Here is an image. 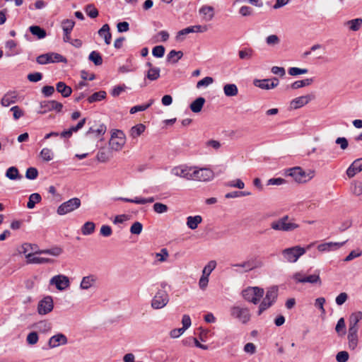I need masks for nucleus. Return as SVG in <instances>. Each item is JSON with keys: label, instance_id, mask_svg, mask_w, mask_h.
Returning a JSON list of instances; mask_svg holds the SVG:
<instances>
[{"label": "nucleus", "instance_id": "f257e3e1", "mask_svg": "<svg viewBox=\"0 0 362 362\" xmlns=\"http://www.w3.org/2000/svg\"><path fill=\"white\" fill-rule=\"evenodd\" d=\"M270 226L273 230L284 232H291L299 228V225L287 215L272 221Z\"/></svg>", "mask_w": 362, "mask_h": 362}, {"label": "nucleus", "instance_id": "f03ea898", "mask_svg": "<svg viewBox=\"0 0 362 362\" xmlns=\"http://www.w3.org/2000/svg\"><path fill=\"white\" fill-rule=\"evenodd\" d=\"M263 265V262L258 257H252L241 263L233 264L231 266L241 269V270L236 269L237 272H249L253 269L260 268Z\"/></svg>", "mask_w": 362, "mask_h": 362}, {"label": "nucleus", "instance_id": "7ed1b4c3", "mask_svg": "<svg viewBox=\"0 0 362 362\" xmlns=\"http://www.w3.org/2000/svg\"><path fill=\"white\" fill-rule=\"evenodd\" d=\"M264 289L259 287H247L242 291L243 298L253 304H257L264 296Z\"/></svg>", "mask_w": 362, "mask_h": 362}, {"label": "nucleus", "instance_id": "20e7f679", "mask_svg": "<svg viewBox=\"0 0 362 362\" xmlns=\"http://www.w3.org/2000/svg\"><path fill=\"white\" fill-rule=\"evenodd\" d=\"M306 252V250L299 245L284 249L282 255L286 261L294 263Z\"/></svg>", "mask_w": 362, "mask_h": 362}, {"label": "nucleus", "instance_id": "39448f33", "mask_svg": "<svg viewBox=\"0 0 362 362\" xmlns=\"http://www.w3.org/2000/svg\"><path fill=\"white\" fill-rule=\"evenodd\" d=\"M278 296L277 287H272L267 290L266 296L259 306L258 315H260L264 310L270 308L276 301Z\"/></svg>", "mask_w": 362, "mask_h": 362}, {"label": "nucleus", "instance_id": "423d86ee", "mask_svg": "<svg viewBox=\"0 0 362 362\" xmlns=\"http://www.w3.org/2000/svg\"><path fill=\"white\" fill-rule=\"evenodd\" d=\"M192 168L191 180L208 182L214 177V172L209 168H198L195 166H192Z\"/></svg>", "mask_w": 362, "mask_h": 362}, {"label": "nucleus", "instance_id": "0eeeda50", "mask_svg": "<svg viewBox=\"0 0 362 362\" xmlns=\"http://www.w3.org/2000/svg\"><path fill=\"white\" fill-rule=\"evenodd\" d=\"M169 300V295L166 291L158 290L151 300V306L154 310H160L165 307Z\"/></svg>", "mask_w": 362, "mask_h": 362}, {"label": "nucleus", "instance_id": "6e6552de", "mask_svg": "<svg viewBox=\"0 0 362 362\" xmlns=\"http://www.w3.org/2000/svg\"><path fill=\"white\" fill-rule=\"evenodd\" d=\"M124 144L125 135L124 132L119 129L113 130L109 141L110 148L113 151H118L122 148Z\"/></svg>", "mask_w": 362, "mask_h": 362}, {"label": "nucleus", "instance_id": "1a4fd4ad", "mask_svg": "<svg viewBox=\"0 0 362 362\" xmlns=\"http://www.w3.org/2000/svg\"><path fill=\"white\" fill-rule=\"evenodd\" d=\"M230 312L233 318L238 320L243 324H246L250 320L251 314L247 308L234 305L230 308Z\"/></svg>", "mask_w": 362, "mask_h": 362}, {"label": "nucleus", "instance_id": "9d476101", "mask_svg": "<svg viewBox=\"0 0 362 362\" xmlns=\"http://www.w3.org/2000/svg\"><path fill=\"white\" fill-rule=\"evenodd\" d=\"M286 174L291 176L298 183H305L311 180L313 175L306 174L300 167H294L286 170Z\"/></svg>", "mask_w": 362, "mask_h": 362}, {"label": "nucleus", "instance_id": "9b49d317", "mask_svg": "<svg viewBox=\"0 0 362 362\" xmlns=\"http://www.w3.org/2000/svg\"><path fill=\"white\" fill-rule=\"evenodd\" d=\"M81 206V200L78 198L74 197L62 203L57 209V214L59 215H65L70 213Z\"/></svg>", "mask_w": 362, "mask_h": 362}, {"label": "nucleus", "instance_id": "f8f14e48", "mask_svg": "<svg viewBox=\"0 0 362 362\" xmlns=\"http://www.w3.org/2000/svg\"><path fill=\"white\" fill-rule=\"evenodd\" d=\"M40 110L37 111L38 114L44 115L47 112L55 110L60 112L62 110L63 105L56 100L42 101L40 104Z\"/></svg>", "mask_w": 362, "mask_h": 362}, {"label": "nucleus", "instance_id": "ddd939ff", "mask_svg": "<svg viewBox=\"0 0 362 362\" xmlns=\"http://www.w3.org/2000/svg\"><path fill=\"white\" fill-rule=\"evenodd\" d=\"M50 285H54L59 291H64L70 286V281L68 276L63 274L54 276L49 280Z\"/></svg>", "mask_w": 362, "mask_h": 362}, {"label": "nucleus", "instance_id": "4468645a", "mask_svg": "<svg viewBox=\"0 0 362 362\" xmlns=\"http://www.w3.org/2000/svg\"><path fill=\"white\" fill-rule=\"evenodd\" d=\"M54 308L52 297L47 296L39 301L37 305V313L40 315H46L50 313Z\"/></svg>", "mask_w": 362, "mask_h": 362}, {"label": "nucleus", "instance_id": "2eb2a0df", "mask_svg": "<svg viewBox=\"0 0 362 362\" xmlns=\"http://www.w3.org/2000/svg\"><path fill=\"white\" fill-rule=\"evenodd\" d=\"M192 166L179 165L174 167L171 170V174L179 177L185 178L187 180H191Z\"/></svg>", "mask_w": 362, "mask_h": 362}, {"label": "nucleus", "instance_id": "dca6fc26", "mask_svg": "<svg viewBox=\"0 0 362 362\" xmlns=\"http://www.w3.org/2000/svg\"><path fill=\"white\" fill-rule=\"evenodd\" d=\"M314 99V95L308 94L294 98L291 101V107L296 110L307 105L310 101Z\"/></svg>", "mask_w": 362, "mask_h": 362}, {"label": "nucleus", "instance_id": "f3484780", "mask_svg": "<svg viewBox=\"0 0 362 362\" xmlns=\"http://www.w3.org/2000/svg\"><path fill=\"white\" fill-rule=\"evenodd\" d=\"M346 242L347 240L341 243L329 242L322 243L317 246V250L321 252L337 250L341 247H342Z\"/></svg>", "mask_w": 362, "mask_h": 362}, {"label": "nucleus", "instance_id": "a211bd4d", "mask_svg": "<svg viewBox=\"0 0 362 362\" xmlns=\"http://www.w3.org/2000/svg\"><path fill=\"white\" fill-rule=\"evenodd\" d=\"M67 341L68 340L64 334L59 333L52 336L49 339L48 346H49V348L53 349L60 345L66 344Z\"/></svg>", "mask_w": 362, "mask_h": 362}, {"label": "nucleus", "instance_id": "6ab92c4d", "mask_svg": "<svg viewBox=\"0 0 362 362\" xmlns=\"http://www.w3.org/2000/svg\"><path fill=\"white\" fill-rule=\"evenodd\" d=\"M362 171V158L355 160L346 170V175L349 178L355 176V175Z\"/></svg>", "mask_w": 362, "mask_h": 362}, {"label": "nucleus", "instance_id": "aec40b11", "mask_svg": "<svg viewBox=\"0 0 362 362\" xmlns=\"http://www.w3.org/2000/svg\"><path fill=\"white\" fill-rule=\"evenodd\" d=\"M86 119L83 118L81 119L76 126L71 127L69 129L64 130L61 132L60 136L62 138H70L74 132H77L79 129H82L86 124Z\"/></svg>", "mask_w": 362, "mask_h": 362}, {"label": "nucleus", "instance_id": "412c9836", "mask_svg": "<svg viewBox=\"0 0 362 362\" xmlns=\"http://www.w3.org/2000/svg\"><path fill=\"white\" fill-rule=\"evenodd\" d=\"M18 100V93L15 91H9L6 93L1 100L2 106L8 107Z\"/></svg>", "mask_w": 362, "mask_h": 362}, {"label": "nucleus", "instance_id": "4be33fe9", "mask_svg": "<svg viewBox=\"0 0 362 362\" xmlns=\"http://www.w3.org/2000/svg\"><path fill=\"white\" fill-rule=\"evenodd\" d=\"M57 91L64 97L67 98L71 95L72 89L70 86H66L65 83L59 81L56 85Z\"/></svg>", "mask_w": 362, "mask_h": 362}, {"label": "nucleus", "instance_id": "5701e85b", "mask_svg": "<svg viewBox=\"0 0 362 362\" xmlns=\"http://www.w3.org/2000/svg\"><path fill=\"white\" fill-rule=\"evenodd\" d=\"M98 35L104 38L106 45H110L112 40V35L110 32V26L108 24H104L98 30Z\"/></svg>", "mask_w": 362, "mask_h": 362}, {"label": "nucleus", "instance_id": "b1692460", "mask_svg": "<svg viewBox=\"0 0 362 362\" xmlns=\"http://www.w3.org/2000/svg\"><path fill=\"white\" fill-rule=\"evenodd\" d=\"M27 263L28 264H45L52 262V260L48 258L35 257L33 253L26 255Z\"/></svg>", "mask_w": 362, "mask_h": 362}, {"label": "nucleus", "instance_id": "393cba45", "mask_svg": "<svg viewBox=\"0 0 362 362\" xmlns=\"http://www.w3.org/2000/svg\"><path fill=\"white\" fill-rule=\"evenodd\" d=\"M205 98L203 97H199L194 100L189 105L190 110L194 112L198 113L202 111V109L205 103Z\"/></svg>", "mask_w": 362, "mask_h": 362}, {"label": "nucleus", "instance_id": "a878e982", "mask_svg": "<svg viewBox=\"0 0 362 362\" xmlns=\"http://www.w3.org/2000/svg\"><path fill=\"white\" fill-rule=\"evenodd\" d=\"M202 221V217L199 215H197L194 216H189L187 218V226L189 228L192 230H195L197 228L199 224H200Z\"/></svg>", "mask_w": 362, "mask_h": 362}, {"label": "nucleus", "instance_id": "bb28decb", "mask_svg": "<svg viewBox=\"0 0 362 362\" xmlns=\"http://www.w3.org/2000/svg\"><path fill=\"white\" fill-rule=\"evenodd\" d=\"M33 327L37 331L45 333L51 329L52 325L47 320H42L34 324Z\"/></svg>", "mask_w": 362, "mask_h": 362}, {"label": "nucleus", "instance_id": "cd10ccee", "mask_svg": "<svg viewBox=\"0 0 362 362\" xmlns=\"http://www.w3.org/2000/svg\"><path fill=\"white\" fill-rule=\"evenodd\" d=\"M112 157V154L110 150L105 148H101L97 153L96 158L99 162L106 163Z\"/></svg>", "mask_w": 362, "mask_h": 362}, {"label": "nucleus", "instance_id": "c85d7f7f", "mask_svg": "<svg viewBox=\"0 0 362 362\" xmlns=\"http://www.w3.org/2000/svg\"><path fill=\"white\" fill-rule=\"evenodd\" d=\"M223 93L228 97H233L238 95V89L235 84L228 83L223 86Z\"/></svg>", "mask_w": 362, "mask_h": 362}, {"label": "nucleus", "instance_id": "c756f323", "mask_svg": "<svg viewBox=\"0 0 362 362\" xmlns=\"http://www.w3.org/2000/svg\"><path fill=\"white\" fill-rule=\"evenodd\" d=\"M351 31H358L362 27V18H358L346 21L344 23Z\"/></svg>", "mask_w": 362, "mask_h": 362}, {"label": "nucleus", "instance_id": "7c9ffc66", "mask_svg": "<svg viewBox=\"0 0 362 362\" xmlns=\"http://www.w3.org/2000/svg\"><path fill=\"white\" fill-rule=\"evenodd\" d=\"M6 177L11 180H21L22 175L19 174V171L16 167L12 166L7 169Z\"/></svg>", "mask_w": 362, "mask_h": 362}, {"label": "nucleus", "instance_id": "2f4dec72", "mask_svg": "<svg viewBox=\"0 0 362 362\" xmlns=\"http://www.w3.org/2000/svg\"><path fill=\"white\" fill-rule=\"evenodd\" d=\"M95 281V278L93 275L84 276L80 284V287L82 289L87 290L90 288Z\"/></svg>", "mask_w": 362, "mask_h": 362}, {"label": "nucleus", "instance_id": "473e14b6", "mask_svg": "<svg viewBox=\"0 0 362 362\" xmlns=\"http://www.w3.org/2000/svg\"><path fill=\"white\" fill-rule=\"evenodd\" d=\"M254 85L261 89L270 90L273 88L270 79H256L254 81Z\"/></svg>", "mask_w": 362, "mask_h": 362}, {"label": "nucleus", "instance_id": "72a5a7b5", "mask_svg": "<svg viewBox=\"0 0 362 362\" xmlns=\"http://www.w3.org/2000/svg\"><path fill=\"white\" fill-rule=\"evenodd\" d=\"M299 283H310L321 284V279L319 274H312L298 279Z\"/></svg>", "mask_w": 362, "mask_h": 362}, {"label": "nucleus", "instance_id": "f704fd0d", "mask_svg": "<svg viewBox=\"0 0 362 362\" xmlns=\"http://www.w3.org/2000/svg\"><path fill=\"white\" fill-rule=\"evenodd\" d=\"M146 127L143 124H138L134 127H132L130 129V136L132 138H136L139 136L144 131Z\"/></svg>", "mask_w": 362, "mask_h": 362}, {"label": "nucleus", "instance_id": "c9c22d12", "mask_svg": "<svg viewBox=\"0 0 362 362\" xmlns=\"http://www.w3.org/2000/svg\"><path fill=\"white\" fill-rule=\"evenodd\" d=\"M199 13L204 16L206 21H211L214 18V8L210 6H204L199 9Z\"/></svg>", "mask_w": 362, "mask_h": 362}, {"label": "nucleus", "instance_id": "e433bc0d", "mask_svg": "<svg viewBox=\"0 0 362 362\" xmlns=\"http://www.w3.org/2000/svg\"><path fill=\"white\" fill-rule=\"evenodd\" d=\"M95 229V225L92 221L86 222L81 227V233L84 235L92 234Z\"/></svg>", "mask_w": 362, "mask_h": 362}, {"label": "nucleus", "instance_id": "4c0bfd02", "mask_svg": "<svg viewBox=\"0 0 362 362\" xmlns=\"http://www.w3.org/2000/svg\"><path fill=\"white\" fill-rule=\"evenodd\" d=\"M182 56L183 52L182 51L171 50L167 56V60L175 64L182 57Z\"/></svg>", "mask_w": 362, "mask_h": 362}, {"label": "nucleus", "instance_id": "58836bf2", "mask_svg": "<svg viewBox=\"0 0 362 362\" xmlns=\"http://www.w3.org/2000/svg\"><path fill=\"white\" fill-rule=\"evenodd\" d=\"M30 33L37 37L38 39H42L46 36V31L38 25H32L29 28Z\"/></svg>", "mask_w": 362, "mask_h": 362}, {"label": "nucleus", "instance_id": "ea45409f", "mask_svg": "<svg viewBox=\"0 0 362 362\" xmlns=\"http://www.w3.org/2000/svg\"><path fill=\"white\" fill-rule=\"evenodd\" d=\"M41 199V196L38 193H33L30 194L27 203V207L28 209H33L35 206V204L40 202Z\"/></svg>", "mask_w": 362, "mask_h": 362}, {"label": "nucleus", "instance_id": "a19ab883", "mask_svg": "<svg viewBox=\"0 0 362 362\" xmlns=\"http://www.w3.org/2000/svg\"><path fill=\"white\" fill-rule=\"evenodd\" d=\"M106 92L104 90H100L98 92L94 93L88 98V101L90 103H93L95 102L100 101L106 98Z\"/></svg>", "mask_w": 362, "mask_h": 362}, {"label": "nucleus", "instance_id": "79ce46f5", "mask_svg": "<svg viewBox=\"0 0 362 362\" xmlns=\"http://www.w3.org/2000/svg\"><path fill=\"white\" fill-rule=\"evenodd\" d=\"M254 52L252 48H244L238 51V56L241 59L249 60L253 57Z\"/></svg>", "mask_w": 362, "mask_h": 362}, {"label": "nucleus", "instance_id": "37998d69", "mask_svg": "<svg viewBox=\"0 0 362 362\" xmlns=\"http://www.w3.org/2000/svg\"><path fill=\"white\" fill-rule=\"evenodd\" d=\"M313 82V78H305L303 80L296 81L293 82L291 85V87L293 89H298V88L304 87V86H308L310 85Z\"/></svg>", "mask_w": 362, "mask_h": 362}, {"label": "nucleus", "instance_id": "c03bdc74", "mask_svg": "<svg viewBox=\"0 0 362 362\" xmlns=\"http://www.w3.org/2000/svg\"><path fill=\"white\" fill-rule=\"evenodd\" d=\"M88 59L94 63L96 66H100L103 64V59L100 54L96 51H93L88 56Z\"/></svg>", "mask_w": 362, "mask_h": 362}, {"label": "nucleus", "instance_id": "a18cd8bd", "mask_svg": "<svg viewBox=\"0 0 362 362\" xmlns=\"http://www.w3.org/2000/svg\"><path fill=\"white\" fill-rule=\"evenodd\" d=\"M160 69L158 67L150 68L146 74V78L150 81L157 80L160 77Z\"/></svg>", "mask_w": 362, "mask_h": 362}, {"label": "nucleus", "instance_id": "49530a36", "mask_svg": "<svg viewBox=\"0 0 362 362\" xmlns=\"http://www.w3.org/2000/svg\"><path fill=\"white\" fill-rule=\"evenodd\" d=\"M49 63H55V62L66 63L67 62L66 59L58 53L49 52Z\"/></svg>", "mask_w": 362, "mask_h": 362}, {"label": "nucleus", "instance_id": "de8ad7c7", "mask_svg": "<svg viewBox=\"0 0 362 362\" xmlns=\"http://www.w3.org/2000/svg\"><path fill=\"white\" fill-rule=\"evenodd\" d=\"M153 102H154V100L153 99H151L149 100V103L146 105L134 106L130 109L129 112H130V114H135L137 112L144 111L146 109H148L150 106H151V105L153 103Z\"/></svg>", "mask_w": 362, "mask_h": 362}, {"label": "nucleus", "instance_id": "09e8293b", "mask_svg": "<svg viewBox=\"0 0 362 362\" xmlns=\"http://www.w3.org/2000/svg\"><path fill=\"white\" fill-rule=\"evenodd\" d=\"M74 25L75 22L73 20L66 19L63 21L62 23V26L64 33H71Z\"/></svg>", "mask_w": 362, "mask_h": 362}, {"label": "nucleus", "instance_id": "8fccbe9b", "mask_svg": "<svg viewBox=\"0 0 362 362\" xmlns=\"http://www.w3.org/2000/svg\"><path fill=\"white\" fill-rule=\"evenodd\" d=\"M169 38V33L165 30L160 31L155 36H153V42H165Z\"/></svg>", "mask_w": 362, "mask_h": 362}, {"label": "nucleus", "instance_id": "3c124183", "mask_svg": "<svg viewBox=\"0 0 362 362\" xmlns=\"http://www.w3.org/2000/svg\"><path fill=\"white\" fill-rule=\"evenodd\" d=\"M345 321L343 317H341L336 325L335 330L339 335H344L346 334Z\"/></svg>", "mask_w": 362, "mask_h": 362}, {"label": "nucleus", "instance_id": "603ef678", "mask_svg": "<svg viewBox=\"0 0 362 362\" xmlns=\"http://www.w3.org/2000/svg\"><path fill=\"white\" fill-rule=\"evenodd\" d=\"M85 11L91 18H95L98 16V11L93 4H88L86 6Z\"/></svg>", "mask_w": 362, "mask_h": 362}, {"label": "nucleus", "instance_id": "864d4df0", "mask_svg": "<svg viewBox=\"0 0 362 362\" xmlns=\"http://www.w3.org/2000/svg\"><path fill=\"white\" fill-rule=\"evenodd\" d=\"M216 263L215 261H210L203 269L202 275L209 276L211 272L216 268Z\"/></svg>", "mask_w": 362, "mask_h": 362}, {"label": "nucleus", "instance_id": "5fc2aeb1", "mask_svg": "<svg viewBox=\"0 0 362 362\" xmlns=\"http://www.w3.org/2000/svg\"><path fill=\"white\" fill-rule=\"evenodd\" d=\"M106 129H107L106 126L103 124H101L99 125V127L97 129H94L93 128L90 127L88 130L86 134H96L97 136L103 135L105 133Z\"/></svg>", "mask_w": 362, "mask_h": 362}, {"label": "nucleus", "instance_id": "6e6d98bb", "mask_svg": "<svg viewBox=\"0 0 362 362\" xmlns=\"http://www.w3.org/2000/svg\"><path fill=\"white\" fill-rule=\"evenodd\" d=\"M265 42L269 46H276L280 43V39L276 35H270L266 37Z\"/></svg>", "mask_w": 362, "mask_h": 362}, {"label": "nucleus", "instance_id": "4d7b16f0", "mask_svg": "<svg viewBox=\"0 0 362 362\" xmlns=\"http://www.w3.org/2000/svg\"><path fill=\"white\" fill-rule=\"evenodd\" d=\"M226 186L229 187H235V188L242 189L245 187V184L240 179H236V180L228 182L226 184Z\"/></svg>", "mask_w": 362, "mask_h": 362}, {"label": "nucleus", "instance_id": "13d9d810", "mask_svg": "<svg viewBox=\"0 0 362 362\" xmlns=\"http://www.w3.org/2000/svg\"><path fill=\"white\" fill-rule=\"evenodd\" d=\"M362 319V313L356 312L350 315L349 325H357L358 322Z\"/></svg>", "mask_w": 362, "mask_h": 362}, {"label": "nucleus", "instance_id": "bf43d9fd", "mask_svg": "<svg viewBox=\"0 0 362 362\" xmlns=\"http://www.w3.org/2000/svg\"><path fill=\"white\" fill-rule=\"evenodd\" d=\"M38 176V171L34 167L28 168L25 172V177L29 180H35Z\"/></svg>", "mask_w": 362, "mask_h": 362}, {"label": "nucleus", "instance_id": "052dcab7", "mask_svg": "<svg viewBox=\"0 0 362 362\" xmlns=\"http://www.w3.org/2000/svg\"><path fill=\"white\" fill-rule=\"evenodd\" d=\"M153 210L155 212H156L157 214H163V213H165L168 211V207L167 205L163 204V203H160V202H156L153 204Z\"/></svg>", "mask_w": 362, "mask_h": 362}, {"label": "nucleus", "instance_id": "680f3d73", "mask_svg": "<svg viewBox=\"0 0 362 362\" xmlns=\"http://www.w3.org/2000/svg\"><path fill=\"white\" fill-rule=\"evenodd\" d=\"M39 339L37 332H32L29 333L26 338V341L30 345H34L37 343Z\"/></svg>", "mask_w": 362, "mask_h": 362}, {"label": "nucleus", "instance_id": "e2e57ef3", "mask_svg": "<svg viewBox=\"0 0 362 362\" xmlns=\"http://www.w3.org/2000/svg\"><path fill=\"white\" fill-rule=\"evenodd\" d=\"M40 156L44 160L49 161L53 158V153L50 149L45 148L41 151Z\"/></svg>", "mask_w": 362, "mask_h": 362}, {"label": "nucleus", "instance_id": "0e129e2a", "mask_svg": "<svg viewBox=\"0 0 362 362\" xmlns=\"http://www.w3.org/2000/svg\"><path fill=\"white\" fill-rule=\"evenodd\" d=\"M142 228V224L139 221H136L132 225L130 232L132 234L139 235L141 233Z\"/></svg>", "mask_w": 362, "mask_h": 362}, {"label": "nucleus", "instance_id": "69168bd1", "mask_svg": "<svg viewBox=\"0 0 362 362\" xmlns=\"http://www.w3.org/2000/svg\"><path fill=\"white\" fill-rule=\"evenodd\" d=\"M10 110L13 112V116L16 120L18 119L24 115L23 111L18 105L12 107Z\"/></svg>", "mask_w": 362, "mask_h": 362}, {"label": "nucleus", "instance_id": "338daca9", "mask_svg": "<svg viewBox=\"0 0 362 362\" xmlns=\"http://www.w3.org/2000/svg\"><path fill=\"white\" fill-rule=\"evenodd\" d=\"M165 47L162 45H158L153 48L152 54L154 57L160 58L164 55Z\"/></svg>", "mask_w": 362, "mask_h": 362}, {"label": "nucleus", "instance_id": "774afa93", "mask_svg": "<svg viewBox=\"0 0 362 362\" xmlns=\"http://www.w3.org/2000/svg\"><path fill=\"white\" fill-rule=\"evenodd\" d=\"M349 353L346 351H341L337 353L336 360L337 362H346L349 360Z\"/></svg>", "mask_w": 362, "mask_h": 362}]
</instances>
